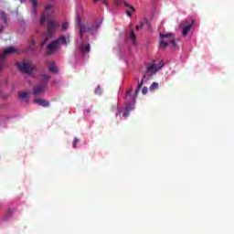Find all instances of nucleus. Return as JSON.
Returning a JSON list of instances; mask_svg holds the SVG:
<instances>
[{
  "mask_svg": "<svg viewBox=\"0 0 234 234\" xmlns=\"http://www.w3.org/2000/svg\"><path fill=\"white\" fill-rule=\"evenodd\" d=\"M144 25H145L144 23H141V25H138L135 27L136 30H140V28H144Z\"/></svg>",
  "mask_w": 234,
  "mask_h": 234,
  "instance_id": "nucleus-29",
  "label": "nucleus"
},
{
  "mask_svg": "<svg viewBox=\"0 0 234 234\" xmlns=\"http://www.w3.org/2000/svg\"><path fill=\"white\" fill-rule=\"evenodd\" d=\"M54 41H57V45L58 46V47H60V45H61V43L63 44V45H68V43L69 42H67V37H65V36H60L58 38H57V39H55Z\"/></svg>",
  "mask_w": 234,
  "mask_h": 234,
  "instance_id": "nucleus-13",
  "label": "nucleus"
},
{
  "mask_svg": "<svg viewBox=\"0 0 234 234\" xmlns=\"http://www.w3.org/2000/svg\"><path fill=\"white\" fill-rule=\"evenodd\" d=\"M50 37H48V34L46 33V37L40 42V48H43V47L48 43V39H50Z\"/></svg>",
  "mask_w": 234,
  "mask_h": 234,
  "instance_id": "nucleus-17",
  "label": "nucleus"
},
{
  "mask_svg": "<svg viewBox=\"0 0 234 234\" xmlns=\"http://www.w3.org/2000/svg\"><path fill=\"white\" fill-rule=\"evenodd\" d=\"M0 19H1V21H4L5 25H7L8 18L6 17V13L1 12L0 13Z\"/></svg>",
  "mask_w": 234,
  "mask_h": 234,
  "instance_id": "nucleus-19",
  "label": "nucleus"
},
{
  "mask_svg": "<svg viewBox=\"0 0 234 234\" xmlns=\"http://www.w3.org/2000/svg\"><path fill=\"white\" fill-rule=\"evenodd\" d=\"M195 24V21H187L185 20L183 22L180 23L179 25V28H182V35L183 36H187V34H189V30H191V28H193V25Z\"/></svg>",
  "mask_w": 234,
  "mask_h": 234,
  "instance_id": "nucleus-7",
  "label": "nucleus"
},
{
  "mask_svg": "<svg viewBox=\"0 0 234 234\" xmlns=\"http://www.w3.org/2000/svg\"><path fill=\"white\" fill-rule=\"evenodd\" d=\"M42 80H43L44 83H46L45 81H48V80H50V75H48V74L42 75Z\"/></svg>",
  "mask_w": 234,
  "mask_h": 234,
  "instance_id": "nucleus-24",
  "label": "nucleus"
},
{
  "mask_svg": "<svg viewBox=\"0 0 234 234\" xmlns=\"http://www.w3.org/2000/svg\"><path fill=\"white\" fill-rule=\"evenodd\" d=\"M122 3H124L125 6H129V3H127V2H122Z\"/></svg>",
  "mask_w": 234,
  "mask_h": 234,
  "instance_id": "nucleus-36",
  "label": "nucleus"
},
{
  "mask_svg": "<svg viewBox=\"0 0 234 234\" xmlns=\"http://www.w3.org/2000/svg\"><path fill=\"white\" fill-rule=\"evenodd\" d=\"M131 33H130V39L131 41L135 44L136 43V34L134 33V29L133 27L130 28Z\"/></svg>",
  "mask_w": 234,
  "mask_h": 234,
  "instance_id": "nucleus-15",
  "label": "nucleus"
},
{
  "mask_svg": "<svg viewBox=\"0 0 234 234\" xmlns=\"http://www.w3.org/2000/svg\"><path fill=\"white\" fill-rule=\"evenodd\" d=\"M75 23L80 27V39H83V34H87V32L89 34H94V32H96V30H98V26H96V25L88 26V25L81 23V18L79 16L76 17Z\"/></svg>",
  "mask_w": 234,
  "mask_h": 234,
  "instance_id": "nucleus-3",
  "label": "nucleus"
},
{
  "mask_svg": "<svg viewBox=\"0 0 234 234\" xmlns=\"http://www.w3.org/2000/svg\"><path fill=\"white\" fill-rule=\"evenodd\" d=\"M103 5H107V0H101Z\"/></svg>",
  "mask_w": 234,
  "mask_h": 234,
  "instance_id": "nucleus-35",
  "label": "nucleus"
},
{
  "mask_svg": "<svg viewBox=\"0 0 234 234\" xmlns=\"http://www.w3.org/2000/svg\"><path fill=\"white\" fill-rule=\"evenodd\" d=\"M16 66L20 72H24V74H32V72L34 71V68H32V63L27 60L17 62Z\"/></svg>",
  "mask_w": 234,
  "mask_h": 234,
  "instance_id": "nucleus-5",
  "label": "nucleus"
},
{
  "mask_svg": "<svg viewBox=\"0 0 234 234\" xmlns=\"http://www.w3.org/2000/svg\"><path fill=\"white\" fill-rule=\"evenodd\" d=\"M149 92V88L147 86H144L142 90V94H147Z\"/></svg>",
  "mask_w": 234,
  "mask_h": 234,
  "instance_id": "nucleus-25",
  "label": "nucleus"
},
{
  "mask_svg": "<svg viewBox=\"0 0 234 234\" xmlns=\"http://www.w3.org/2000/svg\"><path fill=\"white\" fill-rule=\"evenodd\" d=\"M7 215H8V217H10V215H12V210L11 209L7 210Z\"/></svg>",
  "mask_w": 234,
  "mask_h": 234,
  "instance_id": "nucleus-34",
  "label": "nucleus"
},
{
  "mask_svg": "<svg viewBox=\"0 0 234 234\" xmlns=\"http://www.w3.org/2000/svg\"><path fill=\"white\" fill-rule=\"evenodd\" d=\"M47 67L49 69V72H54V74H58V69L56 68V64L52 61L46 63Z\"/></svg>",
  "mask_w": 234,
  "mask_h": 234,
  "instance_id": "nucleus-12",
  "label": "nucleus"
},
{
  "mask_svg": "<svg viewBox=\"0 0 234 234\" xmlns=\"http://www.w3.org/2000/svg\"><path fill=\"white\" fill-rule=\"evenodd\" d=\"M93 3H98V0H93Z\"/></svg>",
  "mask_w": 234,
  "mask_h": 234,
  "instance_id": "nucleus-37",
  "label": "nucleus"
},
{
  "mask_svg": "<svg viewBox=\"0 0 234 234\" xmlns=\"http://www.w3.org/2000/svg\"><path fill=\"white\" fill-rule=\"evenodd\" d=\"M3 30H5V26L0 25V34L3 32Z\"/></svg>",
  "mask_w": 234,
  "mask_h": 234,
  "instance_id": "nucleus-32",
  "label": "nucleus"
},
{
  "mask_svg": "<svg viewBox=\"0 0 234 234\" xmlns=\"http://www.w3.org/2000/svg\"><path fill=\"white\" fill-rule=\"evenodd\" d=\"M58 48H59V46L58 45V41L53 40L48 45L46 48L47 56H52L54 52H58Z\"/></svg>",
  "mask_w": 234,
  "mask_h": 234,
  "instance_id": "nucleus-8",
  "label": "nucleus"
},
{
  "mask_svg": "<svg viewBox=\"0 0 234 234\" xmlns=\"http://www.w3.org/2000/svg\"><path fill=\"white\" fill-rule=\"evenodd\" d=\"M78 142H80V140L75 137L73 140V148L74 149H76V147H78Z\"/></svg>",
  "mask_w": 234,
  "mask_h": 234,
  "instance_id": "nucleus-26",
  "label": "nucleus"
},
{
  "mask_svg": "<svg viewBox=\"0 0 234 234\" xmlns=\"http://www.w3.org/2000/svg\"><path fill=\"white\" fill-rule=\"evenodd\" d=\"M61 30H62L63 32L69 30V22H64V23H62V25H61Z\"/></svg>",
  "mask_w": 234,
  "mask_h": 234,
  "instance_id": "nucleus-20",
  "label": "nucleus"
},
{
  "mask_svg": "<svg viewBox=\"0 0 234 234\" xmlns=\"http://www.w3.org/2000/svg\"><path fill=\"white\" fill-rule=\"evenodd\" d=\"M134 109V107H130L129 106V102H126V112L122 113V116L124 118H127V116H129V113L131 112V111H133Z\"/></svg>",
  "mask_w": 234,
  "mask_h": 234,
  "instance_id": "nucleus-14",
  "label": "nucleus"
},
{
  "mask_svg": "<svg viewBox=\"0 0 234 234\" xmlns=\"http://www.w3.org/2000/svg\"><path fill=\"white\" fill-rule=\"evenodd\" d=\"M54 11L53 10H51V14L53 13Z\"/></svg>",
  "mask_w": 234,
  "mask_h": 234,
  "instance_id": "nucleus-38",
  "label": "nucleus"
},
{
  "mask_svg": "<svg viewBox=\"0 0 234 234\" xmlns=\"http://www.w3.org/2000/svg\"><path fill=\"white\" fill-rule=\"evenodd\" d=\"M159 67L158 64L153 63L150 66L147 67L146 69V74L144 75V80H147V76H151V74H154L155 72H158L162 67H164V63L162 61L159 62Z\"/></svg>",
  "mask_w": 234,
  "mask_h": 234,
  "instance_id": "nucleus-6",
  "label": "nucleus"
},
{
  "mask_svg": "<svg viewBox=\"0 0 234 234\" xmlns=\"http://www.w3.org/2000/svg\"><path fill=\"white\" fill-rule=\"evenodd\" d=\"M95 94H99V96L101 95V88H100V86L95 89Z\"/></svg>",
  "mask_w": 234,
  "mask_h": 234,
  "instance_id": "nucleus-27",
  "label": "nucleus"
},
{
  "mask_svg": "<svg viewBox=\"0 0 234 234\" xmlns=\"http://www.w3.org/2000/svg\"><path fill=\"white\" fill-rule=\"evenodd\" d=\"M159 84L158 82H153V84L150 86V90H156V89H158Z\"/></svg>",
  "mask_w": 234,
  "mask_h": 234,
  "instance_id": "nucleus-22",
  "label": "nucleus"
},
{
  "mask_svg": "<svg viewBox=\"0 0 234 234\" xmlns=\"http://www.w3.org/2000/svg\"><path fill=\"white\" fill-rule=\"evenodd\" d=\"M136 81H138L137 87L135 88L134 95L133 94V86L130 87V89L126 91L125 100L126 101H132L134 103L136 101V99L138 98V94H140V90H142V87H144V77L140 82V77L136 76L134 78Z\"/></svg>",
  "mask_w": 234,
  "mask_h": 234,
  "instance_id": "nucleus-2",
  "label": "nucleus"
},
{
  "mask_svg": "<svg viewBox=\"0 0 234 234\" xmlns=\"http://www.w3.org/2000/svg\"><path fill=\"white\" fill-rule=\"evenodd\" d=\"M52 4H48L44 8V13L40 16L39 23L40 25H45L46 21H48V27H47V33L48 37H52L54 36V32H56V28H58V22L55 20H52V15L48 13V10H52L53 8Z\"/></svg>",
  "mask_w": 234,
  "mask_h": 234,
  "instance_id": "nucleus-1",
  "label": "nucleus"
},
{
  "mask_svg": "<svg viewBox=\"0 0 234 234\" xmlns=\"http://www.w3.org/2000/svg\"><path fill=\"white\" fill-rule=\"evenodd\" d=\"M82 52H90V44L86 45V47H81Z\"/></svg>",
  "mask_w": 234,
  "mask_h": 234,
  "instance_id": "nucleus-21",
  "label": "nucleus"
},
{
  "mask_svg": "<svg viewBox=\"0 0 234 234\" xmlns=\"http://www.w3.org/2000/svg\"><path fill=\"white\" fill-rule=\"evenodd\" d=\"M29 45H30V47H34V45H36V41L35 40H31Z\"/></svg>",
  "mask_w": 234,
  "mask_h": 234,
  "instance_id": "nucleus-31",
  "label": "nucleus"
},
{
  "mask_svg": "<svg viewBox=\"0 0 234 234\" xmlns=\"http://www.w3.org/2000/svg\"><path fill=\"white\" fill-rule=\"evenodd\" d=\"M4 67H5V65L3 63H1L0 64V72H1V70H3Z\"/></svg>",
  "mask_w": 234,
  "mask_h": 234,
  "instance_id": "nucleus-33",
  "label": "nucleus"
},
{
  "mask_svg": "<svg viewBox=\"0 0 234 234\" xmlns=\"http://www.w3.org/2000/svg\"><path fill=\"white\" fill-rule=\"evenodd\" d=\"M30 3H32L34 5H38L37 0H30Z\"/></svg>",
  "mask_w": 234,
  "mask_h": 234,
  "instance_id": "nucleus-30",
  "label": "nucleus"
},
{
  "mask_svg": "<svg viewBox=\"0 0 234 234\" xmlns=\"http://www.w3.org/2000/svg\"><path fill=\"white\" fill-rule=\"evenodd\" d=\"M134 12H136L134 6L130 5V9L126 10V15L128 16V17H133V14H134Z\"/></svg>",
  "mask_w": 234,
  "mask_h": 234,
  "instance_id": "nucleus-18",
  "label": "nucleus"
},
{
  "mask_svg": "<svg viewBox=\"0 0 234 234\" xmlns=\"http://www.w3.org/2000/svg\"><path fill=\"white\" fill-rule=\"evenodd\" d=\"M0 94H1V90H0Z\"/></svg>",
  "mask_w": 234,
  "mask_h": 234,
  "instance_id": "nucleus-39",
  "label": "nucleus"
},
{
  "mask_svg": "<svg viewBox=\"0 0 234 234\" xmlns=\"http://www.w3.org/2000/svg\"><path fill=\"white\" fill-rule=\"evenodd\" d=\"M17 52V49H16L14 47H10L4 50L3 54H0V61H5L6 59V56H10V54H16Z\"/></svg>",
  "mask_w": 234,
  "mask_h": 234,
  "instance_id": "nucleus-10",
  "label": "nucleus"
},
{
  "mask_svg": "<svg viewBox=\"0 0 234 234\" xmlns=\"http://www.w3.org/2000/svg\"><path fill=\"white\" fill-rule=\"evenodd\" d=\"M46 89H47V82H42L40 84H37L33 89L34 96H41V94L45 92Z\"/></svg>",
  "mask_w": 234,
  "mask_h": 234,
  "instance_id": "nucleus-9",
  "label": "nucleus"
},
{
  "mask_svg": "<svg viewBox=\"0 0 234 234\" xmlns=\"http://www.w3.org/2000/svg\"><path fill=\"white\" fill-rule=\"evenodd\" d=\"M37 5H38V4H36L35 5H32V14H34V16H36V14H37Z\"/></svg>",
  "mask_w": 234,
  "mask_h": 234,
  "instance_id": "nucleus-23",
  "label": "nucleus"
},
{
  "mask_svg": "<svg viewBox=\"0 0 234 234\" xmlns=\"http://www.w3.org/2000/svg\"><path fill=\"white\" fill-rule=\"evenodd\" d=\"M159 37H161L160 40V48H167L169 45H171L172 48H175L176 47V42L175 41V37L171 33L166 34H160Z\"/></svg>",
  "mask_w": 234,
  "mask_h": 234,
  "instance_id": "nucleus-4",
  "label": "nucleus"
},
{
  "mask_svg": "<svg viewBox=\"0 0 234 234\" xmlns=\"http://www.w3.org/2000/svg\"><path fill=\"white\" fill-rule=\"evenodd\" d=\"M115 5L121 6V5H123V0H115Z\"/></svg>",
  "mask_w": 234,
  "mask_h": 234,
  "instance_id": "nucleus-28",
  "label": "nucleus"
},
{
  "mask_svg": "<svg viewBox=\"0 0 234 234\" xmlns=\"http://www.w3.org/2000/svg\"><path fill=\"white\" fill-rule=\"evenodd\" d=\"M34 103H37V105H40L41 107H50V103L48 102V101L47 100H43V99H36L34 101Z\"/></svg>",
  "mask_w": 234,
  "mask_h": 234,
  "instance_id": "nucleus-11",
  "label": "nucleus"
},
{
  "mask_svg": "<svg viewBox=\"0 0 234 234\" xmlns=\"http://www.w3.org/2000/svg\"><path fill=\"white\" fill-rule=\"evenodd\" d=\"M18 98H20V100H27V98H28V90L20 91L18 93Z\"/></svg>",
  "mask_w": 234,
  "mask_h": 234,
  "instance_id": "nucleus-16",
  "label": "nucleus"
}]
</instances>
